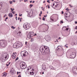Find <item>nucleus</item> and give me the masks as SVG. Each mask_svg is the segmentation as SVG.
I'll list each match as a JSON object with an SVG mask.
<instances>
[{
  "label": "nucleus",
  "instance_id": "1",
  "mask_svg": "<svg viewBox=\"0 0 77 77\" xmlns=\"http://www.w3.org/2000/svg\"><path fill=\"white\" fill-rule=\"evenodd\" d=\"M48 47L46 46H42L40 48V50L43 55H45L48 53Z\"/></svg>",
  "mask_w": 77,
  "mask_h": 77
},
{
  "label": "nucleus",
  "instance_id": "2",
  "mask_svg": "<svg viewBox=\"0 0 77 77\" xmlns=\"http://www.w3.org/2000/svg\"><path fill=\"white\" fill-rule=\"evenodd\" d=\"M2 59H4L5 60H6L9 58V56L7 54H3L1 55Z\"/></svg>",
  "mask_w": 77,
  "mask_h": 77
},
{
  "label": "nucleus",
  "instance_id": "3",
  "mask_svg": "<svg viewBox=\"0 0 77 77\" xmlns=\"http://www.w3.org/2000/svg\"><path fill=\"white\" fill-rule=\"evenodd\" d=\"M26 63L24 62H21L20 63V68L22 69H24L25 68H26V66L25 65Z\"/></svg>",
  "mask_w": 77,
  "mask_h": 77
},
{
  "label": "nucleus",
  "instance_id": "4",
  "mask_svg": "<svg viewBox=\"0 0 77 77\" xmlns=\"http://www.w3.org/2000/svg\"><path fill=\"white\" fill-rule=\"evenodd\" d=\"M34 35V32H29V33L28 34V38L30 39L32 37V36Z\"/></svg>",
  "mask_w": 77,
  "mask_h": 77
},
{
  "label": "nucleus",
  "instance_id": "5",
  "mask_svg": "<svg viewBox=\"0 0 77 77\" xmlns=\"http://www.w3.org/2000/svg\"><path fill=\"white\" fill-rule=\"evenodd\" d=\"M22 55L23 56V57H26L28 55V52L26 51H22L21 52Z\"/></svg>",
  "mask_w": 77,
  "mask_h": 77
},
{
  "label": "nucleus",
  "instance_id": "6",
  "mask_svg": "<svg viewBox=\"0 0 77 77\" xmlns=\"http://www.w3.org/2000/svg\"><path fill=\"white\" fill-rule=\"evenodd\" d=\"M6 45V43L5 41L0 42V46L2 47H5Z\"/></svg>",
  "mask_w": 77,
  "mask_h": 77
},
{
  "label": "nucleus",
  "instance_id": "7",
  "mask_svg": "<svg viewBox=\"0 0 77 77\" xmlns=\"http://www.w3.org/2000/svg\"><path fill=\"white\" fill-rule=\"evenodd\" d=\"M23 27L24 29H25L26 30H27V29H29L30 28L28 24H24Z\"/></svg>",
  "mask_w": 77,
  "mask_h": 77
},
{
  "label": "nucleus",
  "instance_id": "8",
  "mask_svg": "<svg viewBox=\"0 0 77 77\" xmlns=\"http://www.w3.org/2000/svg\"><path fill=\"white\" fill-rule=\"evenodd\" d=\"M72 72L75 74H77V69L75 68V67H73L72 69Z\"/></svg>",
  "mask_w": 77,
  "mask_h": 77
},
{
  "label": "nucleus",
  "instance_id": "9",
  "mask_svg": "<svg viewBox=\"0 0 77 77\" xmlns=\"http://www.w3.org/2000/svg\"><path fill=\"white\" fill-rule=\"evenodd\" d=\"M13 47L16 48H18V42H16L14 43V45H13Z\"/></svg>",
  "mask_w": 77,
  "mask_h": 77
},
{
  "label": "nucleus",
  "instance_id": "10",
  "mask_svg": "<svg viewBox=\"0 0 77 77\" xmlns=\"http://www.w3.org/2000/svg\"><path fill=\"white\" fill-rule=\"evenodd\" d=\"M28 14L29 15L30 17H32V15H33V11H32V10L29 11L28 12Z\"/></svg>",
  "mask_w": 77,
  "mask_h": 77
},
{
  "label": "nucleus",
  "instance_id": "11",
  "mask_svg": "<svg viewBox=\"0 0 77 77\" xmlns=\"http://www.w3.org/2000/svg\"><path fill=\"white\" fill-rule=\"evenodd\" d=\"M15 70L14 69H12L10 72V73L11 74H12V75L14 74H15Z\"/></svg>",
  "mask_w": 77,
  "mask_h": 77
},
{
  "label": "nucleus",
  "instance_id": "12",
  "mask_svg": "<svg viewBox=\"0 0 77 77\" xmlns=\"http://www.w3.org/2000/svg\"><path fill=\"white\" fill-rule=\"evenodd\" d=\"M75 56H76V54H75V53H74V54H71L70 55V57H71V58L72 59H74V58H75Z\"/></svg>",
  "mask_w": 77,
  "mask_h": 77
},
{
  "label": "nucleus",
  "instance_id": "13",
  "mask_svg": "<svg viewBox=\"0 0 77 77\" xmlns=\"http://www.w3.org/2000/svg\"><path fill=\"white\" fill-rule=\"evenodd\" d=\"M17 43L18 47H21L23 46L22 43L19 42H17Z\"/></svg>",
  "mask_w": 77,
  "mask_h": 77
},
{
  "label": "nucleus",
  "instance_id": "14",
  "mask_svg": "<svg viewBox=\"0 0 77 77\" xmlns=\"http://www.w3.org/2000/svg\"><path fill=\"white\" fill-rule=\"evenodd\" d=\"M16 35H18V36H22V34H21V32H17Z\"/></svg>",
  "mask_w": 77,
  "mask_h": 77
},
{
  "label": "nucleus",
  "instance_id": "15",
  "mask_svg": "<svg viewBox=\"0 0 77 77\" xmlns=\"http://www.w3.org/2000/svg\"><path fill=\"white\" fill-rule=\"evenodd\" d=\"M70 14H71V13L69 11H67L66 12V15H68V16H69V17H70Z\"/></svg>",
  "mask_w": 77,
  "mask_h": 77
},
{
  "label": "nucleus",
  "instance_id": "16",
  "mask_svg": "<svg viewBox=\"0 0 77 77\" xmlns=\"http://www.w3.org/2000/svg\"><path fill=\"white\" fill-rule=\"evenodd\" d=\"M46 66L45 64H43L42 65V68L43 69H44V70H45V68Z\"/></svg>",
  "mask_w": 77,
  "mask_h": 77
},
{
  "label": "nucleus",
  "instance_id": "17",
  "mask_svg": "<svg viewBox=\"0 0 77 77\" xmlns=\"http://www.w3.org/2000/svg\"><path fill=\"white\" fill-rule=\"evenodd\" d=\"M16 56L15 54H12V57L13 59H15Z\"/></svg>",
  "mask_w": 77,
  "mask_h": 77
},
{
  "label": "nucleus",
  "instance_id": "18",
  "mask_svg": "<svg viewBox=\"0 0 77 77\" xmlns=\"http://www.w3.org/2000/svg\"><path fill=\"white\" fill-rule=\"evenodd\" d=\"M8 16L10 17H13V14L12 13H9L8 14Z\"/></svg>",
  "mask_w": 77,
  "mask_h": 77
},
{
  "label": "nucleus",
  "instance_id": "19",
  "mask_svg": "<svg viewBox=\"0 0 77 77\" xmlns=\"http://www.w3.org/2000/svg\"><path fill=\"white\" fill-rule=\"evenodd\" d=\"M61 48V46H58L57 48V50H60V49Z\"/></svg>",
  "mask_w": 77,
  "mask_h": 77
},
{
  "label": "nucleus",
  "instance_id": "20",
  "mask_svg": "<svg viewBox=\"0 0 77 77\" xmlns=\"http://www.w3.org/2000/svg\"><path fill=\"white\" fill-rule=\"evenodd\" d=\"M62 30H63V31H66L65 26L63 27L62 28Z\"/></svg>",
  "mask_w": 77,
  "mask_h": 77
},
{
  "label": "nucleus",
  "instance_id": "21",
  "mask_svg": "<svg viewBox=\"0 0 77 77\" xmlns=\"http://www.w3.org/2000/svg\"><path fill=\"white\" fill-rule=\"evenodd\" d=\"M54 21V20H53V19L52 18V17H51L50 22H51V23H52V22H53Z\"/></svg>",
  "mask_w": 77,
  "mask_h": 77
},
{
  "label": "nucleus",
  "instance_id": "22",
  "mask_svg": "<svg viewBox=\"0 0 77 77\" xmlns=\"http://www.w3.org/2000/svg\"><path fill=\"white\" fill-rule=\"evenodd\" d=\"M7 74H6V73L4 72L2 74V75H3V76H4V77H5L6 75Z\"/></svg>",
  "mask_w": 77,
  "mask_h": 77
},
{
  "label": "nucleus",
  "instance_id": "23",
  "mask_svg": "<svg viewBox=\"0 0 77 77\" xmlns=\"http://www.w3.org/2000/svg\"><path fill=\"white\" fill-rule=\"evenodd\" d=\"M47 39L48 40H50V37L48 36H47Z\"/></svg>",
  "mask_w": 77,
  "mask_h": 77
},
{
  "label": "nucleus",
  "instance_id": "24",
  "mask_svg": "<svg viewBox=\"0 0 77 77\" xmlns=\"http://www.w3.org/2000/svg\"><path fill=\"white\" fill-rule=\"evenodd\" d=\"M29 74H30V75H33V74H34V73H32L31 72H30Z\"/></svg>",
  "mask_w": 77,
  "mask_h": 77
},
{
  "label": "nucleus",
  "instance_id": "25",
  "mask_svg": "<svg viewBox=\"0 0 77 77\" xmlns=\"http://www.w3.org/2000/svg\"><path fill=\"white\" fill-rule=\"evenodd\" d=\"M65 28H66V31H68V29H69L68 28H66V27H65Z\"/></svg>",
  "mask_w": 77,
  "mask_h": 77
},
{
  "label": "nucleus",
  "instance_id": "26",
  "mask_svg": "<svg viewBox=\"0 0 77 77\" xmlns=\"http://www.w3.org/2000/svg\"><path fill=\"white\" fill-rule=\"evenodd\" d=\"M11 12H13V11H14V8H13L12 9V8H11Z\"/></svg>",
  "mask_w": 77,
  "mask_h": 77
},
{
  "label": "nucleus",
  "instance_id": "27",
  "mask_svg": "<svg viewBox=\"0 0 77 77\" xmlns=\"http://www.w3.org/2000/svg\"><path fill=\"white\" fill-rule=\"evenodd\" d=\"M18 59H19L18 57H17L16 58V60H15V62H16V61H17V60H18Z\"/></svg>",
  "mask_w": 77,
  "mask_h": 77
},
{
  "label": "nucleus",
  "instance_id": "28",
  "mask_svg": "<svg viewBox=\"0 0 77 77\" xmlns=\"http://www.w3.org/2000/svg\"><path fill=\"white\" fill-rule=\"evenodd\" d=\"M42 20L43 21H45V18H44V17H43Z\"/></svg>",
  "mask_w": 77,
  "mask_h": 77
},
{
  "label": "nucleus",
  "instance_id": "29",
  "mask_svg": "<svg viewBox=\"0 0 77 77\" xmlns=\"http://www.w3.org/2000/svg\"><path fill=\"white\" fill-rule=\"evenodd\" d=\"M11 27L12 28V29H14L15 28V27L13 26H11Z\"/></svg>",
  "mask_w": 77,
  "mask_h": 77
},
{
  "label": "nucleus",
  "instance_id": "30",
  "mask_svg": "<svg viewBox=\"0 0 77 77\" xmlns=\"http://www.w3.org/2000/svg\"><path fill=\"white\" fill-rule=\"evenodd\" d=\"M13 2L12 1H11V2L10 1V2H9L10 4L11 5V4H12Z\"/></svg>",
  "mask_w": 77,
  "mask_h": 77
},
{
  "label": "nucleus",
  "instance_id": "31",
  "mask_svg": "<svg viewBox=\"0 0 77 77\" xmlns=\"http://www.w3.org/2000/svg\"><path fill=\"white\" fill-rule=\"evenodd\" d=\"M12 13L13 14H15V11H12Z\"/></svg>",
  "mask_w": 77,
  "mask_h": 77
},
{
  "label": "nucleus",
  "instance_id": "32",
  "mask_svg": "<svg viewBox=\"0 0 77 77\" xmlns=\"http://www.w3.org/2000/svg\"><path fill=\"white\" fill-rule=\"evenodd\" d=\"M31 42H33V39L31 38Z\"/></svg>",
  "mask_w": 77,
  "mask_h": 77
},
{
  "label": "nucleus",
  "instance_id": "33",
  "mask_svg": "<svg viewBox=\"0 0 77 77\" xmlns=\"http://www.w3.org/2000/svg\"><path fill=\"white\" fill-rule=\"evenodd\" d=\"M66 11H69V10L68 8H66Z\"/></svg>",
  "mask_w": 77,
  "mask_h": 77
},
{
  "label": "nucleus",
  "instance_id": "34",
  "mask_svg": "<svg viewBox=\"0 0 77 77\" xmlns=\"http://www.w3.org/2000/svg\"><path fill=\"white\" fill-rule=\"evenodd\" d=\"M75 14H77V10H75Z\"/></svg>",
  "mask_w": 77,
  "mask_h": 77
},
{
  "label": "nucleus",
  "instance_id": "35",
  "mask_svg": "<svg viewBox=\"0 0 77 77\" xmlns=\"http://www.w3.org/2000/svg\"><path fill=\"white\" fill-rule=\"evenodd\" d=\"M58 5H59V4H57L56 5H55V7H56V8H57V6H58Z\"/></svg>",
  "mask_w": 77,
  "mask_h": 77
},
{
  "label": "nucleus",
  "instance_id": "36",
  "mask_svg": "<svg viewBox=\"0 0 77 77\" xmlns=\"http://www.w3.org/2000/svg\"><path fill=\"white\" fill-rule=\"evenodd\" d=\"M69 6H70V8H72V5H69Z\"/></svg>",
  "mask_w": 77,
  "mask_h": 77
},
{
  "label": "nucleus",
  "instance_id": "37",
  "mask_svg": "<svg viewBox=\"0 0 77 77\" xmlns=\"http://www.w3.org/2000/svg\"><path fill=\"white\" fill-rule=\"evenodd\" d=\"M47 2L48 3H50V1L49 0L47 1Z\"/></svg>",
  "mask_w": 77,
  "mask_h": 77
},
{
  "label": "nucleus",
  "instance_id": "38",
  "mask_svg": "<svg viewBox=\"0 0 77 77\" xmlns=\"http://www.w3.org/2000/svg\"><path fill=\"white\" fill-rule=\"evenodd\" d=\"M9 40L10 41H12V39H11V38H9Z\"/></svg>",
  "mask_w": 77,
  "mask_h": 77
},
{
  "label": "nucleus",
  "instance_id": "39",
  "mask_svg": "<svg viewBox=\"0 0 77 77\" xmlns=\"http://www.w3.org/2000/svg\"><path fill=\"white\" fill-rule=\"evenodd\" d=\"M30 6L31 8V7H32V6H33V5L31 4L30 5Z\"/></svg>",
  "mask_w": 77,
  "mask_h": 77
},
{
  "label": "nucleus",
  "instance_id": "40",
  "mask_svg": "<svg viewBox=\"0 0 77 77\" xmlns=\"http://www.w3.org/2000/svg\"><path fill=\"white\" fill-rule=\"evenodd\" d=\"M63 22L62 21V20L60 21V24H62V23H63Z\"/></svg>",
  "mask_w": 77,
  "mask_h": 77
},
{
  "label": "nucleus",
  "instance_id": "41",
  "mask_svg": "<svg viewBox=\"0 0 77 77\" xmlns=\"http://www.w3.org/2000/svg\"><path fill=\"white\" fill-rule=\"evenodd\" d=\"M51 69H54V68H53L52 66V68H51Z\"/></svg>",
  "mask_w": 77,
  "mask_h": 77
},
{
  "label": "nucleus",
  "instance_id": "42",
  "mask_svg": "<svg viewBox=\"0 0 77 77\" xmlns=\"http://www.w3.org/2000/svg\"><path fill=\"white\" fill-rule=\"evenodd\" d=\"M42 11H40V14H42Z\"/></svg>",
  "mask_w": 77,
  "mask_h": 77
},
{
  "label": "nucleus",
  "instance_id": "43",
  "mask_svg": "<svg viewBox=\"0 0 77 77\" xmlns=\"http://www.w3.org/2000/svg\"><path fill=\"white\" fill-rule=\"evenodd\" d=\"M27 42H25V45H27Z\"/></svg>",
  "mask_w": 77,
  "mask_h": 77
},
{
  "label": "nucleus",
  "instance_id": "44",
  "mask_svg": "<svg viewBox=\"0 0 77 77\" xmlns=\"http://www.w3.org/2000/svg\"><path fill=\"white\" fill-rule=\"evenodd\" d=\"M48 9H50V8L49 6V5H48Z\"/></svg>",
  "mask_w": 77,
  "mask_h": 77
},
{
  "label": "nucleus",
  "instance_id": "45",
  "mask_svg": "<svg viewBox=\"0 0 77 77\" xmlns=\"http://www.w3.org/2000/svg\"><path fill=\"white\" fill-rule=\"evenodd\" d=\"M18 77H21V76L20 75H19Z\"/></svg>",
  "mask_w": 77,
  "mask_h": 77
},
{
  "label": "nucleus",
  "instance_id": "46",
  "mask_svg": "<svg viewBox=\"0 0 77 77\" xmlns=\"http://www.w3.org/2000/svg\"><path fill=\"white\" fill-rule=\"evenodd\" d=\"M6 65L7 66H8L9 65L8 64H6Z\"/></svg>",
  "mask_w": 77,
  "mask_h": 77
},
{
  "label": "nucleus",
  "instance_id": "47",
  "mask_svg": "<svg viewBox=\"0 0 77 77\" xmlns=\"http://www.w3.org/2000/svg\"><path fill=\"white\" fill-rule=\"evenodd\" d=\"M22 15H23L22 14H21L20 15H19L20 17H21V16H22Z\"/></svg>",
  "mask_w": 77,
  "mask_h": 77
},
{
  "label": "nucleus",
  "instance_id": "48",
  "mask_svg": "<svg viewBox=\"0 0 77 77\" xmlns=\"http://www.w3.org/2000/svg\"><path fill=\"white\" fill-rule=\"evenodd\" d=\"M20 20V17L18 18V20Z\"/></svg>",
  "mask_w": 77,
  "mask_h": 77
},
{
  "label": "nucleus",
  "instance_id": "49",
  "mask_svg": "<svg viewBox=\"0 0 77 77\" xmlns=\"http://www.w3.org/2000/svg\"><path fill=\"white\" fill-rule=\"evenodd\" d=\"M6 20H8V17H6L5 18Z\"/></svg>",
  "mask_w": 77,
  "mask_h": 77
},
{
  "label": "nucleus",
  "instance_id": "50",
  "mask_svg": "<svg viewBox=\"0 0 77 77\" xmlns=\"http://www.w3.org/2000/svg\"><path fill=\"white\" fill-rule=\"evenodd\" d=\"M6 16H7L6 14H5V15L4 16V17H6Z\"/></svg>",
  "mask_w": 77,
  "mask_h": 77
},
{
  "label": "nucleus",
  "instance_id": "51",
  "mask_svg": "<svg viewBox=\"0 0 77 77\" xmlns=\"http://www.w3.org/2000/svg\"><path fill=\"white\" fill-rule=\"evenodd\" d=\"M61 13H62V14H63V11H62Z\"/></svg>",
  "mask_w": 77,
  "mask_h": 77
},
{
  "label": "nucleus",
  "instance_id": "52",
  "mask_svg": "<svg viewBox=\"0 0 77 77\" xmlns=\"http://www.w3.org/2000/svg\"><path fill=\"white\" fill-rule=\"evenodd\" d=\"M77 26H75V29H76L77 28Z\"/></svg>",
  "mask_w": 77,
  "mask_h": 77
},
{
  "label": "nucleus",
  "instance_id": "53",
  "mask_svg": "<svg viewBox=\"0 0 77 77\" xmlns=\"http://www.w3.org/2000/svg\"><path fill=\"white\" fill-rule=\"evenodd\" d=\"M16 20H17V17H16Z\"/></svg>",
  "mask_w": 77,
  "mask_h": 77
},
{
  "label": "nucleus",
  "instance_id": "54",
  "mask_svg": "<svg viewBox=\"0 0 77 77\" xmlns=\"http://www.w3.org/2000/svg\"><path fill=\"white\" fill-rule=\"evenodd\" d=\"M75 24H77V21H75Z\"/></svg>",
  "mask_w": 77,
  "mask_h": 77
},
{
  "label": "nucleus",
  "instance_id": "55",
  "mask_svg": "<svg viewBox=\"0 0 77 77\" xmlns=\"http://www.w3.org/2000/svg\"><path fill=\"white\" fill-rule=\"evenodd\" d=\"M13 2H14V3L15 2V0H13Z\"/></svg>",
  "mask_w": 77,
  "mask_h": 77
},
{
  "label": "nucleus",
  "instance_id": "56",
  "mask_svg": "<svg viewBox=\"0 0 77 77\" xmlns=\"http://www.w3.org/2000/svg\"><path fill=\"white\" fill-rule=\"evenodd\" d=\"M41 14H39V16H40V17H41Z\"/></svg>",
  "mask_w": 77,
  "mask_h": 77
},
{
  "label": "nucleus",
  "instance_id": "57",
  "mask_svg": "<svg viewBox=\"0 0 77 77\" xmlns=\"http://www.w3.org/2000/svg\"><path fill=\"white\" fill-rule=\"evenodd\" d=\"M10 64H11V62H9L8 64L9 65H10Z\"/></svg>",
  "mask_w": 77,
  "mask_h": 77
},
{
  "label": "nucleus",
  "instance_id": "58",
  "mask_svg": "<svg viewBox=\"0 0 77 77\" xmlns=\"http://www.w3.org/2000/svg\"><path fill=\"white\" fill-rule=\"evenodd\" d=\"M19 74V73H18V72H17V74Z\"/></svg>",
  "mask_w": 77,
  "mask_h": 77
},
{
  "label": "nucleus",
  "instance_id": "59",
  "mask_svg": "<svg viewBox=\"0 0 77 77\" xmlns=\"http://www.w3.org/2000/svg\"><path fill=\"white\" fill-rule=\"evenodd\" d=\"M54 5H55V4H54H54H53V6H54Z\"/></svg>",
  "mask_w": 77,
  "mask_h": 77
},
{
  "label": "nucleus",
  "instance_id": "60",
  "mask_svg": "<svg viewBox=\"0 0 77 77\" xmlns=\"http://www.w3.org/2000/svg\"><path fill=\"white\" fill-rule=\"evenodd\" d=\"M44 17H47V16L44 15Z\"/></svg>",
  "mask_w": 77,
  "mask_h": 77
},
{
  "label": "nucleus",
  "instance_id": "61",
  "mask_svg": "<svg viewBox=\"0 0 77 77\" xmlns=\"http://www.w3.org/2000/svg\"><path fill=\"white\" fill-rule=\"evenodd\" d=\"M32 1H30V3H32Z\"/></svg>",
  "mask_w": 77,
  "mask_h": 77
},
{
  "label": "nucleus",
  "instance_id": "62",
  "mask_svg": "<svg viewBox=\"0 0 77 77\" xmlns=\"http://www.w3.org/2000/svg\"><path fill=\"white\" fill-rule=\"evenodd\" d=\"M42 10H43V11H45L44 8H43V9H42Z\"/></svg>",
  "mask_w": 77,
  "mask_h": 77
},
{
  "label": "nucleus",
  "instance_id": "63",
  "mask_svg": "<svg viewBox=\"0 0 77 77\" xmlns=\"http://www.w3.org/2000/svg\"><path fill=\"white\" fill-rule=\"evenodd\" d=\"M36 34H35L34 35V36H36Z\"/></svg>",
  "mask_w": 77,
  "mask_h": 77
},
{
  "label": "nucleus",
  "instance_id": "64",
  "mask_svg": "<svg viewBox=\"0 0 77 77\" xmlns=\"http://www.w3.org/2000/svg\"><path fill=\"white\" fill-rule=\"evenodd\" d=\"M35 2V1H33V2H32L33 3H34V2Z\"/></svg>",
  "mask_w": 77,
  "mask_h": 77
}]
</instances>
